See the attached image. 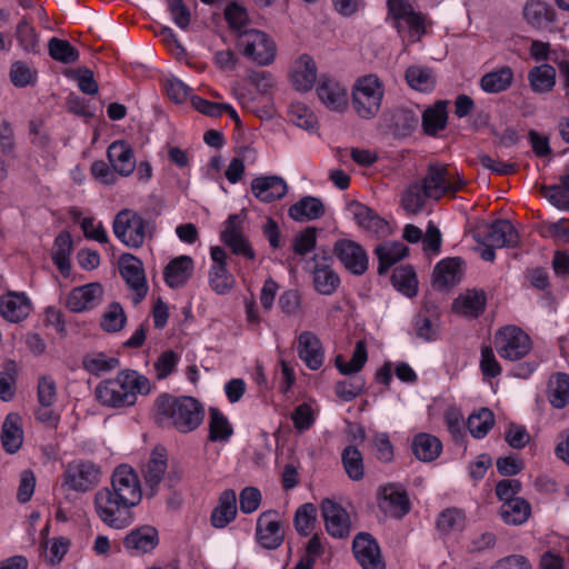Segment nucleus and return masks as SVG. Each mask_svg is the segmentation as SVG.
Returning a JSON list of instances; mask_svg holds the SVG:
<instances>
[{"mask_svg":"<svg viewBox=\"0 0 569 569\" xmlns=\"http://www.w3.org/2000/svg\"><path fill=\"white\" fill-rule=\"evenodd\" d=\"M557 81L556 68L549 63L535 66L528 71L530 89L538 94L549 93L553 90Z\"/></svg>","mask_w":569,"mask_h":569,"instance_id":"32","label":"nucleus"},{"mask_svg":"<svg viewBox=\"0 0 569 569\" xmlns=\"http://www.w3.org/2000/svg\"><path fill=\"white\" fill-rule=\"evenodd\" d=\"M473 238L482 246L503 248L516 246L518 233L509 220L500 219L479 224L473 231Z\"/></svg>","mask_w":569,"mask_h":569,"instance_id":"12","label":"nucleus"},{"mask_svg":"<svg viewBox=\"0 0 569 569\" xmlns=\"http://www.w3.org/2000/svg\"><path fill=\"white\" fill-rule=\"evenodd\" d=\"M103 299V288L99 282L74 287L67 297V308L72 312H86L97 308Z\"/></svg>","mask_w":569,"mask_h":569,"instance_id":"16","label":"nucleus"},{"mask_svg":"<svg viewBox=\"0 0 569 569\" xmlns=\"http://www.w3.org/2000/svg\"><path fill=\"white\" fill-rule=\"evenodd\" d=\"M141 500L142 488L137 472L129 465H120L111 475L110 486L94 493L93 506L104 525L121 530L133 523V509Z\"/></svg>","mask_w":569,"mask_h":569,"instance_id":"1","label":"nucleus"},{"mask_svg":"<svg viewBox=\"0 0 569 569\" xmlns=\"http://www.w3.org/2000/svg\"><path fill=\"white\" fill-rule=\"evenodd\" d=\"M487 297L482 290H467L460 293L452 303L456 313L468 318L479 317L486 307Z\"/></svg>","mask_w":569,"mask_h":569,"instance_id":"29","label":"nucleus"},{"mask_svg":"<svg viewBox=\"0 0 569 569\" xmlns=\"http://www.w3.org/2000/svg\"><path fill=\"white\" fill-rule=\"evenodd\" d=\"M521 13L526 23L536 30H548L557 20L555 8L545 0H526Z\"/></svg>","mask_w":569,"mask_h":569,"instance_id":"19","label":"nucleus"},{"mask_svg":"<svg viewBox=\"0 0 569 569\" xmlns=\"http://www.w3.org/2000/svg\"><path fill=\"white\" fill-rule=\"evenodd\" d=\"M48 50L50 57L61 63H73L79 59L78 50L68 40L51 38Z\"/></svg>","mask_w":569,"mask_h":569,"instance_id":"55","label":"nucleus"},{"mask_svg":"<svg viewBox=\"0 0 569 569\" xmlns=\"http://www.w3.org/2000/svg\"><path fill=\"white\" fill-rule=\"evenodd\" d=\"M317 509L312 503L300 506L295 515V527L299 535L308 536L315 528Z\"/></svg>","mask_w":569,"mask_h":569,"instance_id":"58","label":"nucleus"},{"mask_svg":"<svg viewBox=\"0 0 569 569\" xmlns=\"http://www.w3.org/2000/svg\"><path fill=\"white\" fill-rule=\"evenodd\" d=\"M236 492L227 489L220 495L219 503L211 513V523L214 528H224L236 518Z\"/></svg>","mask_w":569,"mask_h":569,"instance_id":"35","label":"nucleus"},{"mask_svg":"<svg viewBox=\"0 0 569 569\" xmlns=\"http://www.w3.org/2000/svg\"><path fill=\"white\" fill-rule=\"evenodd\" d=\"M119 366L116 357H109L102 352L88 353L82 359L83 369L93 376H100L112 371Z\"/></svg>","mask_w":569,"mask_h":569,"instance_id":"46","label":"nucleus"},{"mask_svg":"<svg viewBox=\"0 0 569 569\" xmlns=\"http://www.w3.org/2000/svg\"><path fill=\"white\" fill-rule=\"evenodd\" d=\"M10 80L14 87L24 88L33 86L37 81V70L23 61H16L10 68Z\"/></svg>","mask_w":569,"mask_h":569,"instance_id":"57","label":"nucleus"},{"mask_svg":"<svg viewBox=\"0 0 569 569\" xmlns=\"http://www.w3.org/2000/svg\"><path fill=\"white\" fill-rule=\"evenodd\" d=\"M167 470V458L163 449H156L143 470V479L149 489L148 496L153 497Z\"/></svg>","mask_w":569,"mask_h":569,"instance_id":"30","label":"nucleus"},{"mask_svg":"<svg viewBox=\"0 0 569 569\" xmlns=\"http://www.w3.org/2000/svg\"><path fill=\"white\" fill-rule=\"evenodd\" d=\"M409 87L420 92H430L436 87V77L432 71L422 66H411L406 71Z\"/></svg>","mask_w":569,"mask_h":569,"instance_id":"42","label":"nucleus"},{"mask_svg":"<svg viewBox=\"0 0 569 569\" xmlns=\"http://www.w3.org/2000/svg\"><path fill=\"white\" fill-rule=\"evenodd\" d=\"M306 270L312 276L313 288L320 295L331 296L340 286V277L332 267V258L326 252L316 253L308 260Z\"/></svg>","mask_w":569,"mask_h":569,"instance_id":"11","label":"nucleus"},{"mask_svg":"<svg viewBox=\"0 0 569 569\" xmlns=\"http://www.w3.org/2000/svg\"><path fill=\"white\" fill-rule=\"evenodd\" d=\"M233 429L227 417L217 408L209 410V439L211 441H228Z\"/></svg>","mask_w":569,"mask_h":569,"instance_id":"47","label":"nucleus"},{"mask_svg":"<svg viewBox=\"0 0 569 569\" xmlns=\"http://www.w3.org/2000/svg\"><path fill=\"white\" fill-rule=\"evenodd\" d=\"M23 442V431L21 426V417L18 413H9L1 430V443L8 453L17 452Z\"/></svg>","mask_w":569,"mask_h":569,"instance_id":"34","label":"nucleus"},{"mask_svg":"<svg viewBox=\"0 0 569 569\" xmlns=\"http://www.w3.org/2000/svg\"><path fill=\"white\" fill-rule=\"evenodd\" d=\"M332 252L350 273L361 276L368 270V254L360 243L351 239H338L333 244Z\"/></svg>","mask_w":569,"mask_h":569,"instance_id":"13","label":"nucleus"},{"mask_svg":"<svg viewBox=\"0 0 569 569\" xmlns=\"http://www.w3.org/2000/svg\"><path fill=\"white\" fill-rule=\"evenodd\" d=\"M112 169L122 177L130 176L136 168V158L131 146L124 140L113 141L107 149Z\"/></svg>","mask_w":569,"mask_h":569,"instance_id":"26","label":"nucleus"},{"mask_svg":"<svg viewBox=\"0 0 569 569\" xmlns=\"http://www.w3.org/2000/svg\"><path fill=\"white\" fill-rule=\"evenodd\" d=\"M323 213L322 202L310 196L303 197L289 208V217L299 222L316 220Z\"/></svg>","mask_w":569,"mask_h":569,"instance_id":"38","label":"nucleus"},{"mask_svg":"<svg viewBox=\"0 0 569 569\" xmlns=\"http://www.w3.org/2000/svg\"><path fill=\"white\" fill-rule=\"evenodd\" d=\"M112 229L114 236L124 246L138 249L143 246L151 226L134 210L122 209L116 214Z\"/></svg>","mask_w":569,"mask_h":569,"instance_id":"5","label":"nucleus"},{"mask_svg":"<svg viewBox=\"0 0 569 569\" xmlns=\"http://www.w3.org/2000/svg\"><path fill=\"white\" fill-rule=\"evenodd\" d=\"M70 546L71 541L66 537L43 540L41 547L44 549L43 557L46 562L51 567L59 566L68 553Z\"/></svg>","mask_w":569,"mask_h":569,"instance_id":"45","label":"nucleus"},{"mask_svg":"<svg viewBox=\"0 0 569 569\" xmlns=\"http://www.w3.org/2000/svg\"><path fill=\"white\" fill-rule=\"evenodd\" d=\"M513 82V70L503 66L485 73L479 81L480 88L487 93H500L508 90Z\"/></svg>","mask_w":569,"mask_h":569,"instance_id":"36","label":"nucleus"},{"mask_svg":"<svg viewBox=\"0 0 569 569\" xmlns=\"http://www.w3.org/2000/svg\"><path fill=\"white\" fill-rule=\"evenodd\" d=\"M409 248L400 241H385L379 243L375 253L379 260L378 272L386 273L395 263L403 259Z\"/></svg>","mask_w":569,"mask_h":569,"instance_id":"33","label":"nucleus"},{"mask_svg":"<svg viewBox=\"0 0 569 569\" xmlns=\"http://www.w3.org/2000/svg\"><path fill=\"white\" fill-rule=\"evenodd\" d=\"M429 199H431V196L428 194V190L422 181L413 182L402 193L401 204L406 212L418 213L423 209Z\"/></svg>","mask_w":569,"mask_h":569,"instance_id":"41","label":"nucleus"},{"mask_svg":"<svg viewBox=\"0 0 569 569\" xmlns=\"http://www.w3.org/2000/svg\"><path fill=\"white\" fill-rule=\"evenodd\" d=\"M383 84L375 74L359 78L352 89V107L361 119L375 118L381 107Z\"/></svg>","mask_w":569,"mask_h":569,"instance_id":"4","label":"nucleus"},{"mask_svg":"<svg viewBox=\"0 0 569 569\" xmlns=\"http://www.w3.org/2000/svg\"><path fill=\"white\" fill-rule=\"evenodd\" d=\"M320 101L330 110L341 111L347 107V88L336 79L321 77L317 87Z\"/></svg>","mask_w":569,"mask_h":569,"instance_id":"23","label":"nucleus"},{"mask_svg":"<svg viewBox=\"0 0 569 569\" xmlns=\"http://www.w3.org/2000/svg\"><path fill=\"white\" fill-rule=\"evenodd\" d=\"M548 399L553 408L562 409L569 403V375L558 372L549 379Z\"/></svg>","mask_w":569,"mask_h":569,"instance_id":"40","label":"nucleus"},{"mask_svg":"<svg viewBox=\"0 0 569 569\" xmlns=\"http://www.w3.org/2000/svg\"><path fill=\"white\" fill-rule=\"evenodd\" d=\"M460 268L458 258L443 259L437 263L433 270V280L440 287L452 286L457 280Z\"/></svg>","mask_w":569,"mask_h":569,"instance_id":"54","label":"nucleus"},{"mask_svg":"<svg viewBox=\"0 0 569 569\" xmlns=\"http://www.w3.org/2000/svg\"><path fill=\"white\" fill-rule=\"evenodd\" d=\"M101 477V467L87 459L70 461L62 473L63 486L78 493H86L94 489L100 483Z\"/></svg>","mask_w":569,"mask_h":569,"instance_id":"6","label":"nucleus"},{"mask_svg":"<svg viewBox=\"0 0 569 569\" xmlns=\"http://www.w3.org/2000/svg\"><path fill=\"white\" fill-rule=\"evenodd\" d=\"M256 539L264 549L273 550L281 546L284 531L277 511L267 510L258 517Z\"/></svg>","mask_w":569,"mask_h":569,"instance_id":"14","label":"nucleus"},{"mask_svg":"<svg viewBox=\"0 0 569 569\" xmlns=\"http://www.w3.org/2000/svg\"><path fill=\"white\" fill-rule=\"evenodd\" d=\"M542 193L558 209L569 210V188L561 181L559 184L543 187Z\"/></svg>","mask_w":569,"mask_h":569,"instance_id":"64","label":"nucleus"},{"mask_svg":"<svg viewBox=\"0 0 569 569\" xmlns=\"http://www.w3.org/2000/svg\"><path fill=\"white\" fill-rule=\"evenodd\" d=\"M224 18L230 29L238 32V34L243 31L242 29L249 21L247 10L236 2H231L227 6L224 10Z\"/></svg>","mask_w":569,"mask_h":569,"instance_id":"63","label":"nucleus"},{"mask_svg":"<svg viewBox=\"0 0 569 569\" xmlns=\"http://www.w3.org/2000/svg\"><path fill=\"white\" fill-rule=\"evenodd\" d=\"M31 309V301L23 292L9 291L0 297V315L10 322L24 320Z\"/></svg>","mask_w":569,"mask_h":569,"instance_id":"22","label":"nucleus"},{"mask_svg":"<svg viewBox=\"0 0 569 569\" xmlns=\"http://www.w3.org/2000/svg\"><path fill=\"white\" fill-rule=\"evenodd\" d=\"M126 320L127 318L120 303L112 302L102 317L101 327L106 331L116 332L123 328Z\"/></svg>","mask_w":569,"mask_h":569,"instance_id":"62","label":"nucleus"},{"mask_svg":"<svg viewBox=\"0 0 569 569\" xmlns=\"http://www.w3.org/2000/svg\"><path fill=\"white\" fill-rule=\"evenodd\" d=\"M290 121L305 130H311L317 124V118L312 110L301 102L291 103L288 110Z\"/></svg>","mask_w":569,"mask_h":569,"instance_id":"56","label":"nucleus"},{"mask_svg":"<svg viewBox=\"0 0 569 569\" xmlns=\"http://www.w3.org/2000/svg\"><path fill=\"white\" fill-rule=\"evenodd\" d=\"M343 468L348 477L355 481H359L365 476V466L361 452L355 446H348L341 455Z\"/></svg>","mask_w":569,"mask_h":569,"instance_id":"53","label":"nucleus"},{"mask_svg":"<svg viewBox=\"0 0 569 569\" xmlns=\"http://www.w3.org/2000/svg\"><path fill=\"white\" fill-rule=\"evenodd\" d=\"M209 286L217 295L229 293L234 286V277L226 266H211L208 274Z\"/></svg>","mask_w":569,"mask_h":569,"instance_id":"51","label":"nucleus"},{"mask_svg":"<svg viewBox=\"0 0 569 569\" xmlns=\"http://www.w3.org/2000/svg\"><path fill=\"white\" fill-rule=\"evenodd\" d=\"M495 425L493 412L488 408H482L478 412L471 413L467 420V427L472 437L481 439L487 436Z\"/></svg>","mask_w":569,"mask_h":569,"instance_id":"48","label":"nucleus"},{"mask_svg":"<svg viewBox=\"0 0 569 569\" xmlns=\"http://www.w3.org/2000/svg\"><path fill=\"white\" fill-rule=\"evenodd\" d=\"M391 282L398 291L409 298L417 295V276L413 269L409 266H401L396 268L391 276Z\"/></svg>","mask_w":569,"mask_h":569,"instance_id":"44","label":"nucleus"},{"mask_svg":"<svg viewBox=\"0 0 569 569\" xmlns=\"http://www.w3.org/2000/svg\"><path fill=\"white\" fill-rule=\"evenodd\" d=\"M422 183L431 200H439L445 194H455L463 187L465 180L447 166L430 163Z\"/></svg>","mask_w":569,"mask_h":569,"instance_id":"9","label":"nucleus"},{"mask_svg":"<svg viewBox=\"0 0 569 569\" xmlns=\"http://www.w3.org/2000/svg\"><path fill=\"white\" fill-rule=\"evenodd\" d=\"M378 506L381 511L392 518H402L409 512V499L406 492L395 485L380 489Z\"/></svg>","mask_w":569,"mask_h":569,"instance_id":"21","label":"nucleus"},{"mask_svg":"<svg viewBox=\"0 0 569 569\" xmlns=\"http://www.w3.org/2000/svg\"><path fill=\"white\" fill-rule=\"evenodd\" d=\"M238 46L242 54L258 66H269L276 58L274 41L261 30H243L238 34Z\"/></svg>","mask_w":569,"mask_h":569,"instance_id":"7","label":"nucleus"},{"mask_svg":"<svg viewBox=\"0 0 569 569\" xmlns=\"http://www.w3.org/2000/svg\"><path fill=\"white\" fill-rule=\"evenodd\" d=\"M413 331L418 339L430 342L439 338L440 318L435 305L426 303L412 320Z\"/></svg>","mask_w":569,"mask_h":569,"instance_id":"20","label":"nucleus"},{"mask_svg":"<svg viewBox=\"0 0 569 569\" xmlns=\"http://www.w3.org/2000/svg\"><path fill=\"white\" fill-rule=\"evenodd\" d=\"M251 191L258 200L268 203L283 198L288 186L279 176H261L251 181Z\"/></svg>","mask_w":569,"mask_h":569,"instance_id":"24","label":"nucleus"},{"mask_svg":"<svg viewBox=\"0 0 569 569\" xmlns=\"http://www.w3.org/2000/svg\"><path fill=\"white\" fill-rule=\"evenodd\" d=\"M495 346L501 358L517 361L531 351L532 341L521 328L506 326L496 332Z\"/></svg>","mask_w":569,"mask_h":569,"instance_id":"10","label":"nucleus"},{"mask_svg":"<svg viewBox=\"0 0 569 569\" xmlns=\"http://www.w3.org/2000/svg\"><path fill=\"white\" fill-rule=\"evenodd\" d=\"M193 271V259L190 256L182 254L169 261L163 270V279L169 288L179 289L188 282Z\"/></svg>","mask_w":569,"mask_h":569,"instance_id":"25","label":"nucleus"},{"mask_svg":"<svg viewBox=\"0 0 569 569\" xmlns=\"http://www.w3.org/2000/svg\"><path fill=\"white\" fill-rule=\"evenodd\" d=\"M151 383L136 370H121L114 378L99 382L94 389L96 399L108 408H124L136 405L138 396L148 395Z\"/></svg>","mask_w":569,"mask_h":569,"instance_id":"2","label":"nucleus"},{"mask_svg":"<svg viewBox=\"0 0 569 569\" xmlns=\"http://www.w3.org/2000/svg\"><path fill=\"white\" fill-rule=\"evenodd\" d=\"M387 8L388 18L400 34H407L410 40L416 41L426 32L425 16L416 12L408 1L388 0Z\"/></svg>","mask_w":569,"mask_h":569,"instance_id":"8","label":"nucleus"},{"mask_svg":"<svg viewBox=\"0 0 569 569\" xmlns=\"http://www.w3.org/2000/svg\"><path fill=\"white\" fill-rule=\"evenodd\" d=\"M317 79V67L308 54L300 56L291 69V82L298 91H309Z\"/></svg>","mask_w":569,"mask_h":569,"instance_id":"28","label":"nucleus"},{"mask_svg":"<svg viewBox=\"0 0 569 569\" xmlns=\"http://www.w3.org/2000/svg\"><path fill=\"white\" fill-rule=\"evenodd\" d=\"M530 510V505L520 498L503 502L500 507V516L507 525L518 526L527 521Z\"/></svg>","mask_w":569,"mask_h":569,"instance_id":"43","label":"nucleus"},{"mask_svg":"<svg viewBox=\"0 0 569 569\" xmlns=\"http://www.w3.org/2000/svg\"><path fill=\"white\" fill-rule=\"evenodd\" d=\"M298 355L311 370H318L325 361V352L319 338L311 331H302L298 337Z\"/></svg>","mask_w":569,"mask_h":569,"instance_id":"27","label":"nucleus"},{"mask_svg":"<svg viewBox=\"0 0 569 569\" xmlns=\"http://www.w3.org/2000/svg\"><path fill=\"white\" fill-rule=\"evenodd\" d=\"M321 513L326 530L331 537L343 539L350 535V518L340 505L325 499L321 503Z\"/></svg>","mask_w":569,"mask_h":569,"instance_id":"18","label":"nucleus"},{"mask_svg":"<svg viewBox=\"0 0 569 569\" xmlns=\"http://www.w3.org/2000/svg\"><path fill=\"white\" fill-rule=\"evenodd\" d=\"M352 551L362 569H386L379 545L371 535H357L352 542Z\"/></svg>","mask_w":569,"mask_h":569,"instance_id":"17","label":"nucleus"},{"mask_svg":"<svg viewBox=\"0 0 569 569\" xmlns=\"http://www.w3.org/2000/svg\"><path fill=\"white\" fill-rule=\"evenodd\" d=\"M157 543L158 532L150 526L132 530L123 540L126 549L136 555L151 551Z\"/></svg>","mask_w":569,"mask_h":569,"instance_id":"31","label":"nucleus"},{"mask_svg":"<svg viewBox=\"0 0 569 569\" xmlns=\"http://www.w3.org/2000/svg\"><path fill=\"white\" fill-rule=\"evenodd\" d=\"M465 523L466 517L463 512L456 508L443 510L437 520L438 529L446 533L462 530Z\"/></svg>","mask_w":569,"mask_h":569,"instance_id":"59","label":"nucleus"},{"mask_svg":"<svg viewBox=\"0 0 569 569\" xmlns=\"http://www.w3.org/2000/svg\"><path fill=\"white\" fill-rule=\"evenodd\" d=\"M191 103L196 110L206 116L220 117L222 113H228L237 123L240 122L237 111L229 103L211 102L198 96L191 97Z\"/></svg>","mask_w":569,"mask_h":569,"instance_id":"49","label":"nucleus"},{"mask_svg":"<svg viewBox=\"0 0 569 569\" xmlns=\"http://www.w3.org/2000/svg\"><path fill=\"white\" fill-rule=\"evenodd\" d=\"M158 410L170 418L172 425L180 432H190L197 429L204 416L202 405L192 397L172 398L160 396L157 401Z\"/></svg>","mask_w":569,"mask_h":569,"instance_id":"3","label":"nucleus"},{"mask_svg":"<svg viewBox=\"0 0 569 569\" xmlns=\"http://www.w3.org/2000/svg\"><path fill=\"white\" fill-rule=\"evenodd\" d=\"M368 355L363 341H358L352 352L351 359L346 362L341 355L336 357L335 363L342 375H352L359 372L367 362Z\"/></svg>","mask_w":569,"mask_h":569,"instance_id":"50","label":"nucleus"},{"mask_svg":"<svg viewBox=\"0 0 569 569\" xmlns=\"http://www.w3.org/2000/svg\"><path fill=\"white\" fill-rule=\"evenodd\" d=\"M411 447L416 458L423 462L436 460L442 451L441 441L437 437L425 432L415 436Z\"/></svg>","mask_w":569,"mask_h":569,"instance_id":"37","label":"nucleus"},{"mask_svg":"<svg viewBox=\"0 0 569 569\" xmlns=\"http://www.w3.org/2000/svg\"><path fill=\"white\" fill-rule=\"evenodd\" d=\"M447 104V101L439 100L423 111L422 127L428 136H436L446 128L448 119Z\"/></svg>","mask_w":569,"mask_h":569,"instance_id":"39","label":"nucleus"},{"mask_svg":"<svg viewBox=\"0 0 569 569\" xmlns=\"http://www.w3.org/2000/svg\"><path fill=\"white\" fill-rule=\"evenodd\" d=\"M256 158L257 153L253 149L244 148L242 150L241 158L236 157L229 162L228 168L224 172L227 180L233 184L239 182L244 172L243 161L250 160L251 162H254Z\"/></svg>","mask_w":569,"mask_h":569,"instance_id":"60","label":"nucleus"},{"mask_svg":"<svg viewBox=\"0 0 569 569\" xmlns=\"http://www.w3.org/2000/svg\"><path fill=\"white\" fill-rule=\"evenodd\" d=\"M119 267L121 277L134 291V303L140 302L148 292L142 261L130 253H124L120 257Z\"/></svg>","mask_w":569,"mask_h":569,"instance_id":"15","label":"nucleus"},{"mask_svg":"<svg viewBox=\"0 0 569 569\" xmlns=\"http://www.w3.org/2000/svg\"><path fill=\"white\" fill-rule=\"evenodd\" d=\"M365 385L366 381L362 377H353L349 380L336 382L335 392L343 401H351L363 391Z\"/></svg>","mask_w":569,"mask_h":569,"instance_id":"61","label":"nucleus"},{"mask_svg":"<svg viewBox=\"0 0 569 569\" xmlns=\"http://www.w3.org/2000/svg\"><path fill=\"white\" fill-rule=\"evenodd\" d=\"M348 211L356 222L367 230L378 231L382 226V220L375 213V211L358 201L350 202L348 204Z\"/></svg>","mask_w":569,"mask_h":569,"instance_id":"52","label":"nucleus"}]
</instances>
